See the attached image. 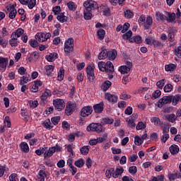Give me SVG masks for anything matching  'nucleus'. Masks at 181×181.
Masks as SVG:
<instances>
[{"mask_svg": "<svg viewBox=\"0 0 181 181\" xmlns=\"http://www.w3.org/2000/svg\"><path fill=\"white\" fill-rule=\"evenodd\" d=\"M38 176L44 179H46V177H47V174L46 173V167L43 166L42 169L39 170Z\"/></svg>", "mask_w": 181, "mask_h": 181, "instance_id": "obj_39", "label": "nucleus"}, {"mask_svg": "<svg viewBox=\"0 0 181 181\" xmlns=\"http://www.w3.org/2000/svg\"><path fill=\"white\" fill-rule=\"evenodd\" d=\"M145 128H146V124L144 123V122H139L136 127V131H140V129H145Z\"/></svg>", "mask_w": 181, "mask_h": 181, "instance_id": "obj_51", "label": "nucleus"}, {"mask_svg": "<svg viewBox=\"0 0 181 181\" xmlns=\"http://www.w3.org/2000/svg\"><path fill=\"white\" fill-rule=\"evenodd\" d=\"M129 26H131V24L129 23H125L122 25V33H125L128 31V29H129Z\"/></svg>", "mask_w": 181, "mask_h": 181, "instance_id": "obj_61", "label": "nucleus"}, {"mask_svg": "<svg viewBox=\"0 0 181 181\" xmlns=\"http://www.w3.org/2000/svg\"><path fill=\"white\" fill-rule=\"evenodd\" d=\"M25 30L22 28H18L16 31L13 32L11 33V36H13L14 37L17 38L21 37L22 35H23Z\"/></svg>", "mask_w": 181, "mask_h": 181, "instance_id": "obj_19", "label": "nucleus"}, {"mask_svg": "<svg viewBox=\"0 0 181 181\" xmlns=\"http://www.w3.org/2000/svg\"><path fill=\"white\" fill-rule=\"evenodd\" d=\"M53 105L55 107V110L58 111H62L65 107L64 100L63 99H55L53 100Z\"/></svg>", "mask_w": 181, "mask_h": 181, "instance_id": "obj_8", "label": "nucleus"}, {"mask_svg": "<svg viewBox=\"0 0 181 181\" xmlns=\"http://www.w3.org/2000/svg\"><path fill=\"white\" fill-rule=\"evenodd\" d=\"M119 71L121 73V74H128L129 69H127V66L123 65L119 68Z\"/></svg>", "mask_w": 181, "mask_h": 181, "instance_id": "obj_44", "label": "nucleus"}, {"mask_svg": "<svg viewBox=\"0 0 181 181\" xmlns=\"http://www.w3.org/2000/svg\"><path fill=\"white\" fill-rule=\"evenodd\" d=\"M76 105H76V103H72L71 101L67 103L65 109V114L67 115V117H69V115H71V114L76 111Z\"/></svg>", "mask_w": 181, "mask_h": 181, "instance_id": "obj_5", "label": "nucleus"}, {"mask_svg": "<svg viewBox=\"0 0 181 181\" xmlns=\"http://www.w3.org/2000/svg\"><path fill=\"white\" fill-rule=\"evenodd\" d=\"M97 36L99 40H104V37H105V31L104 29H100L97 31Z\"/></svg>", "mask_w": 181, "mask_h": 181, "instance_id": "obj_35", "label": "nucleus"}, {"mask_svg": "<svg viewBox=\"0 0 181 181\" xmlns=\"http://www.w3.org/2000/svg\"><path fill=\"white\" fill-rule=\"evenodd\" d=\"M11 40H9L8 43L11 47H18V45L19 42H18V38L16 37H13V35H11Z\"/></svg>", "mask_w": 181, "mask_h": 181, "instance_id": "obj_23", "label": "nucleus"}, {"mask_svg": "<svg viewBox=\"0 0 181 181\" xmlns=\"http://www.w3.org/2000/svg\"><path fill=\"white\" fill-rule=\"evenodd\" d=\"M136 172H138V168L136 166L132 165L129 168V173L132 175V176H134V175H136Z\"/></svg>", "mask_w": 181, "mask_h": 181, "instance_id": "obj_50", "label": "nucleus"}, {"mask_svg": "<svg viewBox=\"0 0 181 181\" xmlns=\"http://www.w3.org/2000/svg\"><path fill=\"white\" fill-rule=\"evenodd\" d=\"M105 98L110 103H117L118 101V95L106 93L105 94Z\"/></svg>", "mask_w": 181, "mask_h": 181, "instance_id": "obj_11", "label": "nucleus"}, {"mask_svg": "<svg viewBox=\"0 0 181 181\" xmlns=\"http://www.w3.org/2000/svg\"><path fill=\"white\" fill-rule=\"evenodd\" d=\"M20 148L23 152L28 153L29 152V145L26 142H21L20 144Z\"/></svg>", "mask_w": 181, "mask_h": 181, "instance_id": "obj_31", "label": "nucleus"}, {"mask_svg": "<svg viewBox=\"0 0 181 181\" xmlns=\"http://www.w3.org/2000/svg\"><path fill=\"white\" fill-rule=\"evenodd\" d=\"M65 53H71L74 50V39L69 38L64 43Z\"/></svg>", "mask_w": 181, "mask_h": 181, "instance_id": "obj_3", "label": "nucleus"}, {"mask_svg": "<svg viewBox=\"0 0 181 181\" xmlns=\"http://www.w3.org/2000/svg\"><path fill=\"white\" fill-rule=\"evenodd\" d=\"M124 16L127 19H132V18H134V13L129 9L126 10L124 11Z\"/></svg>", "mask_w": 181, "mask_h": 181, "instance_id": "obj_47", "label": "nucleus"}, {"mask_svg": "<svg viewBox=\"0 0 181 181\" xmlns=\"http://www.w3.org/2000/svg\"><path fill=\"white\" fill-rule=\"evenodd\" d=\"M80 152L81 155H88V152H90V146H83L80 148Z\"/></svg>", "mask_w": 181, "mask_h": 181, "instance_id": "obj_38", "label": "nucleus"}, {"mask_svg": "<svg viewBox=\"0 0 181 181\" xmlns=\"http://www.w3.org/2000/svg\"><path fill=\"white\" fill-rule=\"evenodd\" d=\"M45 74L47 76H51L52 73H53V71L54 70V66L53 65H46L45 66Z\"/></svg>", "mask_w": 181, "mask_h": 181, "instance_id": "obj_26", "label": "nucleus"}, {"mask_svg": "<svg viewBox=\"0 0 181 181\" xmlns=\"http://www.w3.org/2000/svg\"><path fill=\"white\" fill-rule=\"evenodd\" d=\"M124 173V168L121 167L120 168H117L115 169V173L112 175V177L117 179L119 176H121Z\"/></svg>", "mask_w": 181, "mask_h": 181, "instance_id": "obj_28", "label": "nucleus"}, {"mask_svg": "<svg viewBox=\"0 0 181 181\" xmlns=\"http://www.w3.org/2000/svg\"><path fill=\"white\" fill-rule=\"evenodd\" d=\"M130 43H136V45H141L142 43V37L136 35L129 40Z\"/></svg>", "mask_w": 181, "mask_h": 181, "instance_id": "obj_14", "label": "nucleus"}, {"mask_svg": "<svg viewBox=\"0 0 181 181\" xmlns=\"http://www.w3.org/2000/svg\"><path fill=\"white\" fill-rule=\"evenodd\" d=\"M0 46L3 47L4 49L8 46V40L0 37Z\"/></svg>", "mask_w": 181, "mask_h": 181, "instance_id": "obj_59", "label": "nucleus"}, {"mask_svg": "<svg viewBox=\"0 0 181 181\" xmlns=\"http://www.w3.org/2000/svg\"><path fill=\"white\" fill-rule=\"evenodd\" d=\"M30 107L31 108H36V107H37V105H39V103L37 102V100H31L30 101Z\"/></svg>", "mask_w": 181, "mask_h": 181, "instance_id": "obj_63", "label": "nucleus"}, {"mask_svg": "<svg viewBox=\"0 0 181 181\" xmlns=\"http://www.w3.org/2000/svg\"><path fill=\"white\" fill-rule=\"evenodd\" d=\"M85 163H86V161H84V159L81 158L78 160H76L74 163V165L75 166H76V168H83Z\"/></svg>", "mask_w": 181, "mask_h": 181, "instance_id": "obj_42", "label": "nucleus"}, {"mask_svg": "<svg viewBox=\"0 0 181 181\" xmlns=\"http://www.w3.org/2000/svg\"><path fill=\"white\" fill-rule=\"evenodd\" d=\"M166 15L168 16L167 22H168L169 23H173V22L176 21V13L167 12Z\"/></svg>", "mask_w": 181, "mask_h": 181, "instance_id": "obj_15", "label": "nucleus"}, {"mask_svg": "<svg viewBox=\"0 0 181 181\" xmlns=\"http://www.w3.org/2000/svg\"><path fill=\"white\" fill-rule=\"evenodd\" d=\"M152 45H153V47L156 49H160L163 45H162V42L156 40H152Z\"/></svg>", "mask_w": 181, "mask_h": 181, "instance_id": "obj_45", "label": "nucleus"}, {"mask_svg": "<svg viewBox=\"0 0 181 181\" xmlns=\"http://www.w3.org/2000/svg\"><path fill=\"white\" fill-rule=\"evenodd\" d=\"M175 55L177 56V57H181V46L178 47L175 49Z\"/></svg>", "mask_w": 181, "mask_h": 181, "instance_id": "obj_64", "label": "nucleus"}, {"mask_svg": "<svg viewBox=\"0 0 181 181\" xmlns=\"http://www.w3.org/2000/svg\"><path fill=\"white\" fill-rule=\"evenodd\" d=\"M162 92L160 90H156L152 94L151 100H156L158 97H160Z\"/></svg>", "mask_w": 181, "mask_h": 181, "instance_id": "obj_48", "label": "nucleus"}, {"mask_svg": "<svg viewBox=\"0 0 181 181\" xmlns=\"http://www.w3.org/2000/svg\"><path fill=\"white\" fill-rule=\"evenodd\" d=\"M118 54V52H117L116 49H112L111 51H108L107 53V59H109V60H115V58L117 57Z\"/></svg>", "mask_w": 181, "mask_h": 181, "instance_id": "obj_16", "label": "nucleus"}, {"mask_svg": "<svg viewBox=\"0 0 181 181\" xmlns=\"http://www.w3.org/2000/svg\"><path fill=\"white\" fill-rule=\"evenodd\" d=\"M28 43L30 46L33 48L37 47L39 46V42L36 40L31 39L28 41Z\"/></svg>", "mask_w": 181, "mask_h": 181, "instance_id": "obj_54", "label": "nucleus"}, {"mask_svg": "<svg viewBox=\"0 0 181 181\" xmlns=\"http://www.w3.org/2000/svg\"><path fill=\"white\" fill-rule=\"evenodd\" d=\"M165 118L166 119H168L169 122H172V123L175 122V121H176V119H177L176 115L175 114L167 115L165 116Z\"/></svg>", "mask_w": 181, "mask_h": 181, "instance_id": "obj_41", "label": "nucleus"}, {"mask_svg": "<svg viewBox=\"0 0 181 181\" xmlns=\"http://www.w3.org/2000/svg\"><path fill=\"white\" fill-rule=\"evenodd\" d=\"M86 131L88 132H103V124L100 123H91L86 127Z\"/></svg>", "mask_w": 181, "mask_h": 181, "instance_id": "obj_1", "label": "nucleus"}, {"mask_svg": "<svg viewBox=\"0 0 181 181\" xmlns=\"http://www.w3.org/2000/svg\"><path fill=\"white\" fill-rule=\"evenodd\" d=\"M59 54L56 52H52L49 55H47L46 59L47 62H54L56 59H58Z\"/></svg>", "mask_w": 181, "mask_h": 181, "instance_id": "obj_27", "label": "nucleus"}, {"mask_svg": "<svg viewBox=\"0 0 181 181\" xmlns=\"http://www.w3.org/2000/svg\"><path fill=\"white\" fill-rule=\"evenodd\" d=\"M134 144L137 146H141V145L144 144V141L142 140V139H141V137H139V136H136L134 138Z\"/></svg>", "mask_w": 181, "mask_h": 181, "instance_id": "obj_49", "label": "nucleus"}, {"mask_svg": "<svg viewBox=\"0 0 181 181\" xmlns=\"http://www.w3.org/2000/svg\"><path fill=\"white\" fill-rule=\"evenodd\" d=\"M151 121L154 124V125H156L157 127L162 125V122L159 117H153L151 119Z\"/></svg>", "mask_w": 181, "mask_h": 181, "instance_id": "obj_43", "label": "nucleus"}, {"mask_svg": "<svg viewBox=\"0 0 181 181\" xmlns=\"http://www.w3.org/2000/svg\"><path fill=\"white\" fill-rule=\"evenodd\" d=\"M93 108L95 114H101L104 111V102L94 105Z\"/></svg>", "mask_w": 181, "mask_h": 181, "instance_id": "obj_10", "label": "nucleus"}, {"mask_svg": "<svg viewBox=\"0 0 181 181\" xmlns=\"http://www.w3.org/2000/svg\"><path fill=\"white\" fill-rule=\"evenodd\" d=\"M108 1L113 6H117V5H119L120 6H124L125 2V0H108Z\"/></svg>", "mask_w": 181, "mask_h": 181, "instance_id": "obj_29", "label": "nucleus"}, {"mask_svg": "<svg viewBox=\"0 0 181 181\" xmlns=\"http://www.w3.org/2000/svg\"><path fill=\"white\" fill-rule=\"evenodd\" d=\"M28 62H36L39 59V54L37 52H33L31 54H28L27 56Z\"/></svg>", "mask_w": 181, "mask_h": 181, "instance_id": "obj_13", "label": "nucleus"}, {"mask_svg": "<svg viewBox=\"0 0 181 181\" xmlns=\"http://www.w3.org/2000/svg\"><path fill=\"white\" fill-rule=\"evenodd\" d=\"M163 90L165 93H170L173 90V86L170 83L166 84Z\"/></svg>", "mask_w": 181, "mask_h": 181, "instance_id": "obj_56", "label": "nucleus"}, {"mask_svg": "<svg viewBox=\"0 0 181 181\" xmlns=\"http://www.w3.org/2000/svg\"><path fill=\"white\" fill-rule=\"evenodd\" d=\"M105 64H106V63L104 62H98V66L100 71H105Z\"/></svg>", "mask_w": 181, "mask_h": 181, "instance_id": "obj_58", "label": "nucleus"}, {"mask_svg": "<svg viewBox=\"0 0 181 181\" xmlns=\"http://www.w3.org/2000/svg\"><path fill=\"white\" fill-rule=\"evenodd\" d=\"M175 69L176 66L175 64H170L165 66V71H173Z\"/></svg>", "mask_w": 181, "mask_h": 181, "instance_id": "obj_46", "label": "nucleus"}, {"mask_svg": "<svg viewBox=\"0 0 181 181\" xmlns=\"http://www.w3.org/2000/svg\"><path fill=\"white\" fill-rule=\"evenodd\" d=\"M9 64V59L4 57H0V71H5L6 70V66Z\"/></svg>", "mask_w": 181, "mask_h": 181, "instance_id": "obj_9", "label": "nucleus"}, {"mask_svg": "<svg viewBox=\"0 0 181 181\" xmlns=\"http://www.w3.org/2000/svg\"><path fill=\"white\" fill-rule=\"evenodd\" d=\"M66 5L68 9H69L70 11H73V12H74L76 9H77V4H76V3H74V1H69Z\"/></svg>", "mask_w": 181, "mask_h": 181, "instance_id": "obj_37", "label": "nucleus"}, {"mask_svg": "<svg viewBox=\"0 0 181 181\" xmlns=\"http://www.w3.org/2000/svg\"><path fill=\"white\" fill-rule=\"evenodd\" d=\"M108 49H103L99 53L98 58L99 60H104L108 57Z\"/></svg>", "mask_w": 181, "mask_h": 181, "instance_id": "obj_24", "label": "nucleus"}, {"mask_svg": "<svg viewBox=\"0 0 181 181\" xmlns=\"http://www.w3.org/2000/svg\"><path fill=\"white\" fill-rule=\"evenodd\" d=\"M51 122H52L53 125H58L59 122H60V116L52 117Z\"/></svg>", "mask_w": 181, "mask_h": 181, "instance_id": "obj_55", "label": "nucleus"}, {"mask_svg": "<svg viewBox=\"0 0 181 181\" xmlns=\"http://www.w3.org/2000/svg\"><path fill=\"white\" fill-rule=\"evenodd\" d=\"M93 114V107L91 106H85L83 107L80 112L81 117L83 118H86V117H88V115H91Z\"/></svg>", "mask_w": 181, "mask_h": 181, "instance_id": "obj_7", "label": "nucleus"}, {"mask_svg": "<svg viewBox=\"0 0 181 181\" xmlns=\"http://www.w3.org/2000/svg\"><path fill=\"white\" fill-rule=\"evenodd\" d=\"M172 103V95L163 96L157 102V107L162 108L165 104H170Z\"/></svg>", "mask_w": 181, "mask_h": 181, "instance_id": "obj_4", "label": "nucleus"}, {"mask_svg": "<svg viewBox=\"0 0 181 181\" xmlns=\"http://www.w3.org/2000/svg\"><path fill=\"white\" fill-rule=\"evenodd\" d=\"M92 16H93V14L91 13L90 11L84 9L83 18L85 21H91Z\"/></svg>", "mask_w": 181, "mask_h": 181, "instance_id": "obj_33", "label": "nucleus"}, {"mask_svg": "<svg viewBox=\"0 0 181 181\" xmlns=\"http://www.w3.org/2000/svg\"><path fill=\"white\" fill-rule=\"evenodd\" d=\"M181 100V95L180 94H177L175 95H172V101L171 103H173V105H177V104L179 103V101Z\"/></svg>", "mask_w": 181, "mask_h": 181, "instance_id": "obj_30", "label": "nucleus"}, {"mask_svg": "<svg viewBox=\"0 0 181 181\" xmlns=\"http://www.w3.org/2000/svg\"><path fill=\"white\" fill-rule=\"evenodd\" d=\"M111 86H112V83H111V81H105L101 85V90H103V91L105 92L110 88V87H111Z\"/></svg>", "mask_w": 181, "mask_h": 181, "instance_id": "obj_20", "label": "nucleus"}, {"mask_svg": "<svg viewBox=\"0 0 181 181\" xmlns=\"http://www.w3.org/2000/svg\"><path fill=\"white\" fill-rule=\"evenodd\" d=\"M113 123H114V119L110 118V117L103 118L101 121V124H103V125H105V124H109L110 125H111V124H113Z\"/></svg>", "mask_w": 181, "mask_h": 181, "instance_id": "obj_40", "label": "nucleus"}, {"mask_svg": "<svg viewBox=\"0 0 181 181\" xmlns=\"http://www.w3.org/2000/svg\"><path fill=\"white\" fill-rule=\"evenodd\" d=\"M152 23H153V19L151 16H148L144 22V28L145 29H151V26H152Z\"/></svg>", "mask_w": 181, "mask_h": 181, "instance_id": "obj_18", "label": "nucleus"}, {"mask_svg": "<svg viewBox=\"0 0 181 181\" xmlns=\"http://www.w3.org/2000/svg\"><path fill=\"white\" fill-rule=\"evenodd\" d=\"M105 71L106 73H114L115 69H114V64L110 61H107L105 64Z\"/></svg>", "mask_w": 181, "mask_h": 181, "instance_id": "obj_12", "label": "nucleus"}, {"mask_svg": "<svg viewBox=\"0 0 181 181\" xmlns=\"http://www.w3.org/2000/svg\"><path fill=\"white\" fill-rule=\"evenodd\" d=\"M53 147H49V148L45 151V153H44V158L46 159V158H50V156H53V154L54 153Z\"/></svg>", "mask_w": 181, "mask_h": 181, "instance_id": "obj_32", "label": "nucleus"}, {"mask_svg": "<svg viewBox=\"0 0 181 181\" xmlns=\"http://www.w3.org/2000/svg\"><path fill=\"white\" fill-rule=\"evenodd\" d=\"M52 12H54V15H59V13H62V8L60 6H56L52 8Z\"/></svg>", "mask_w": 181, "mask_h": 181, "instance_id": "obj_57", "label": "nucleus"}, {"mask_svg": "<svg viewBox=\"0 0 181 181\" xmlns=\"http://www.w3.org/2000/svg\"><path fill=\"white\" fill-rule=\"evenodd\" d=\"M63 78H64V69H60L58 72L57 80L63 81Z\"/></svg>", "mask_w": 181, "mask_h": 181, "instance_id": "obj_53", "label": "nucleus"}, {"mask_svg": "<svg viewBox=\"0 0 181 181\" xmlns=\"http://www.w3.org/2000/svg\"><path fill=\"white\" fill-rule=\"evenodd\" d=\"M57 21L61 22V23H64V22H67V17L64 16V13H61L57 16Z\"/></svg>", "mask_w": 181, "mask_h": 181, "instance_id": "obj_34", "label": "nucleus"}, {"mask_svg": "<svg viewBox=\"0 0 181 181\" xmlns=\"http://www.w3.org/2000/svg\"><path fill=\"white\" fill-rule=\"evenodd\" d=\"M35 39L38 40V42H46L45 38V33H37L35 35Z\"/></svg>", "mask_w": 181, "mask_h": 181, "instance_id": "obj_36", "label": "nucleus"}, {"mask_svg": "<svg viewBox=\"0 0 181 181\" xmlns=\"http://www.w3.org/2000/svg\"><path fill=\"white\" fill-rule=\"evenodd\" d=\"M170 152L171 155H176L179 153V151H180V148H179V146L176 144H173L169 148Z\"/></svg>", "mask_w": 181, "mask_h": 181, "instance_id": "obj_17", "label": "nucleus"}, {"mask_svg": "<svg viewBox=\"0 0 181 181\" xmlns=\"http://www.w3.org/2000/svg\"><path fill=\"white\" fill-rule=\"evenodd\" d=\"M165 79H162L156 83V86L157 87H158V88H160V90H162V88H163V86H165Z\"/></svg>", "mask_w": 181, "mask_h": 181, "instance_id": "obj_62", "label": "nucleus"}, {"mask_svg": "<svg viewBox=\"0 0 181 181\" xmlns=\"http://www.w3.org/2000/svg\"><path fill=\"white\" fill-rule=\"evenodd\" d=\"M29 9H33L36 6V0H28V4H27Z\"/></svg>", "mask_w": 181, "mask_h": 181, "instance_id": "obj_60", "label": "nucleus"}, {"mask_svg": "<svg viewBox=\"0 0 181 181\" xmlns=\"http://www.w3.org/2000/svg\"><path fill=\"white\" fill-rule=\"evenodd\" d=\"M51 95L52 91L49 89H45V92L40 96V100H42V101H45V100H47V97H50Z\"/></svg>", "mask_w": 181, "mask_h": 181, "instance_id": "obj_22", "label": "nucleus"}, {"mask_svg": "<svg viewBox=\"0 0 181 181\" xmlns=\"http://www.w3.org/2000/svg\"><path fill=\"white\" fill-rule=\"evenodd\" d=\"M26 112H28L26 108L23 107L21 109V117H23V121H25V122H28V121H29V115L28 114H26Z\"/></svg>", "mask_w": 181, "mask_h": 181, "instance_id": "obj_25", "label": "nucleus"}, {"mask_svg": "<svg viewBox=\"0 0 181 181\" xmlns=\"http://www.w3.org/2000/svg\"><path fill=\"white\" fill-rule=\"evenodd\" d=\"M131 37H132V30H129L127 33H125L123 35H122V39H124V40H128V39H131Z\"/></svg>", "mask_w": 181, "mask_h": 181, "instance_id": "obj_52", "label": "nucleus"}, {"mask_svg": "<svg viewBox=\"0 0 181 181\" xmlns=\"http://www.w3.org/2000/svg\"><path fill=\"white\" fill-rule=\"evenodd\" d=\"M87 78L90 83H93L95 80V74H94V66L89 65L86 68Z\"/></svg>", "mask_w": 181, "mask_h": 181, "instance_id": "obj_6", "label": "nucleus"}, {"mask_svg": "<svg viewBox=\"0 0 181 181\" xmlns=\"http://www.w3.org/2000/svg\"><path fill=\"white\" fill-rule=\"evenodd\" d=\"M42 127L45 128L46 129H52L54 128V125L52 124V122H50V119H47L43 123H42Z\"/></svg>", "mask_w": 181, "mask_h": 181, "instance_id": "obj_21", "label": "nucleus"}, {"mask_svg": "<svg viewBox=\"0 0 181 181\" xmlns=\"http://www.w3.org/2000/svg\"><path fill=\"white\" fill-rule=\"evenodd\" d=\"M84 9L86 11H95V9H98V4L97 1H94L93 0H87L83 2Z\"/></svg>", "mask_w": 181, "mask_h": 181, "instance_id": "obj_2", "label": "nucleus"}]
</instances>
